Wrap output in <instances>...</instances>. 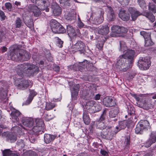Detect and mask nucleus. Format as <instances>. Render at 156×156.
Masks as SVG:
<instances>
[{"instance_id": "obj_57", "label": "nucleus", "mask_w": 156, "mask_h": 156, "mask_svg": "<svg viewBox=\"0 0 156 156\" xmlns=\"http://www.w3.org/2000/svg\"><path fill=\"white\" fill-rule=\"evenodd\" d=\"M27 156H37L36 153L32 151H29L27 155Z\"/></svg>"}, {"instance_id": "obj_17", "label": "nucleus", "mask_w": 156, "mask_h": 156, "mask_svg": "<svg viewBox=\"0 0 156 156\" xmlns=\"http://www.w3.org/2000/svg\"><path fill=\"white\" fill-rule=\"evenodd\" d=\"M156 141V132H152L150 135L149 140L146 143V146L149 147Z\"/></svg>"}, {"instance_id": "obj_31", "label": "nucleus", "mask_w": 156, "mask_h": 156, "mask_svg": "<svg viewBox=\"0 0 156 156\" xmlns=\"http://www.w3.org/2000/svg\"><path fill=\"white\" fill-rule=\"evenodd\" d=\"M102 39H100L98 41L97 44V47L99 50H101L103 48L104 43L105 40H106V38L105 37H102Z\"/></svg>"}, {"instance_id": "obj_59", "label": "nucleus", "mask_w": 156, "mask_h": 156, "mask_svg": "<svg viewBox=\"0 0 156 156\" xmlns=\"http://www.w3.org/2000/svg\"><path fill=\"white\" fill-rule=\"evenodd\" d=\"M66 18L68 20H71L74 19V17L73 16L71 15L70 14H68L66 17Z\"/></svg>"}, {"instance_id": "obj_25", "label": "nucleus", "mask_w": 156, "mask_h": 156, "mask_svg": "<svg viewBox=\"0 0 156 156\" xmlns=\"http://www.w3.org/2000/svg\"><path fill=\"white\" fill-rule=\"evenodd\" d=\"M119 16L122 20L124 21L128 20L130 18L129 15L126 13L124 11H120L119 14Z\"/></svg>"}, {"instance_id": "obj_61", "label": "nucleus", "mask_w": 156, "mask_h": 156, "mask_svg": "<svg viewBox=\"0 0 156 156\" xmlns=\"http://www.w3.org/2000/svg\"><path fill=\"white\" fill-rule=\"evenodd\" d=\"M126 145H129L130 144V138L129 137H127L125 140Z\"/></svg>"}, {"instance_id": "obj_46", "label": "nucleus", "mask_w": 156, "mask_h": 156, "mask_svg": "<svg viewBox=\"0 0 156 156\" xmlns=\"http://www.w3.org/2000/svg\"><path fill=\"white\" fill-rule=\"evenodd\" d=\"M16 28H20L21 27L22 23V20L19 18H17L16 20Z\"/></svg>"}, {"instance_id": "obj_50", "label": "nucleus", "mask_w": 156, "mask_h": 156, "mask_svg": "<svg viewBox=\"0 0 156 156\" xmlns=\"http://www.w3.org/2000/svg\"><path fill=\"white\" fill-rule=\"evenodd\" d=\"M33 99L32 97H30L29 96L27 100L23 104V105H29L32 101Z\"/></svg>"}, {"instance_id": "obj_21", "label": "nucleus", "mask_w": 156, "mask_h": 156, "mask_svg": "<svg viewBox=\"0 0 156 156\" xmlns=\"http://www.w3.org/2000/svg\"><path fill=\"white\" fill-rule=\"evenodd\" d=\"M29 86L28 81L26 80H22L18 85V88L20 89L24 90L27 89Z\"/></svg>"}, {"instance_id": "obj_40", "label": "nucleus", "mask_w": 156, "mask_h": 156, "mask_svg": "<svg viewBox=\"0 0 156 156\" xmlns=\"http://www.w3.org/2000/svg\"><path fill=\"white\" fill-rule=\"evenodd\" d=\"M13 153L9 149H6L2 151L3 156H12Z\"/></svg>"}, {"instance_id": "obj_53", "label": "nucleus", "mask_w": 156, "mask_h": 156, "mask_svg": "<svg viewBox=\"0 0 156 156\" xmlns=\"http://www.w3.org/2000/svg\"><path fill=\"white\" fill-rule=\"evenodd\" d=\"M5 7L8 11H10L12 9V5L9 2L5 3Z\"/></svg>"}, {"instance_id": "obj_5", "label": "nucleus", "mask_w": 156, "mask_h": 156, "mask_svg": "<svg viewBox=\"0 0 156 156\" xmlns=\"http://www.w3.org/2000/svg\"><path fill=\"white\" fill-rule=\"evenodd\" d=\"M50 26L52 31L55 33L63 34L66 32L64 27L55 20H51Z\"/></svg>"}, {"instance_id": "obj_54", "label": "nucleus", "mask_w": 156, "mask_h": 156, "mask_svg": "<svg viewBox=\"0 0 156 156\" xmlns=\"http://www.w3.org/2000/svg\"><path fill=\"white\" fill-rule=\"evenodd\" d=\"M0 16L1 17V20L2 21L5 20L6 17L4 12L1 10H0Z\"/></svg>"}, {"instance_id": "obj_34", "label": "nucleus", "mask_w": 156, "mask_h": 156, "mask_svg": "<svg viewBox=\"0 0 156 156\" xmlns=\"http://www.w3.org/2000/svg\"><path fill=\"white\" fill-rule=\"evenodd\" d=\"M108 9L110 12V14L109 15L108 19L110 21H113L115 18V15L111 7L108 6Z\"/></svg>"}, {"instance_id": "obj_19", "label": "nucleus", "mask_w": 156, "mask_h": 156, "mask_svg": "<svg viewBox=\"0 0 156 156\" xmlns=\"http://www.w3.org/2000/svg\"><path fill=\"white\" fill-rule=\"evenodd\" d=\"M80 86L79 84H75L73 88H72L71 96L72 98L76 99V96L78 95L79 90Z\"/></svg>"}, {"instance_id": "obj_51", "label": "nucleus", "mask_w": 156, "mask_h": 156, "mask_svg": "<svg viewBox=\"0 0 156 156\" xmlns=\"http://www.w3.org/2000/svg\"><path fill=\"white\" fill-rule=\"evenodd\" d=\"M120 34H126L128 31V29L123 27H120Z\"/></svg>"}, {"instance_id": "obj_58", "label": "nucleus", "mask_w": 156, "mask_h": 156, "mask_svg": "<svg viewBox=\"0 0 156 156\" xmlns=\"http://www.w3.org/2000/svg\"><path fill=\"white\" fill-rule=\"evenodd\" d=\"M37 94V92L35 91L34 90H31L30 91V94L29 95V96L30 97H32L33 98Z\"/></svg>"}, {"instance_id": "obj_56", "label": "nucleus", "mask_w": 156, "mask_h": 156, "mask_svg": "<svg viewBox=\"0 0 156 156\" xmlns=\"http://www.w3.org/2000/svg\"><path fill=\"white\" fill-rule=\"evenodd\" d=\"M18 145L20 147L22 148L24 147L25 144L23 142V140H20L18 142Z\"/></svg>"}, {"instance_id": "obj_7", "label": "nucleus", "mask_w": 156, "mask_h": 156, "mask_svg": "<svg viewBox=\"0 0 156 156\" xmlns=\"http://www.w3.org/2000/svg\"><path fill=\"white\" fill-rule=\"evenodd\" d=\"M138 63L139 68L142 70L147 69L151 66V62L150 58L148 57L140 58Z\"/></svg>"}, {"instance_id": "obj_37", "label": "nucleus", "mask_w": 156, "mask_h": 156, "mask_svg": "<svg viewBox=\"0 0 156 156\" xmlns=\"http://www.w3.org/2000/svg\"><path fill=\"white\" fill-rule=\"evenodd\" d=\"M93 109L92 110L93 113L99 111L101 109V104L99 103L95 104V105L94 106V107H93Z\"/></svg>"}, {"instance_id": "obj_28", "label": "nucleus", "mask_w": 156, "mask_h": 156, "mask_svg": "<svg viewBox=\"0 0 156 156\" xmlns=\"http://www.w3.org/2000/svg\"><path fill=\"white\" fill-rule=\"evenodd\" d=\"M119 110L117 107H115L109 112V116L110 118H113L116 117L119 113Z\"/></svg>"}, {"instance_id": "obj_36", "label": "nucleus", "mask_w": 156, "mask_h": 156, "mask_svg": "<svg viewBox=\"0 0 156 156\" xmlns=\"http://www.w3.org/2000/svg\"><path fill=\"white\" fill-rule=\"evenodd\" d=\"M7 139L10 140L11 142H13L16 140V135L12 133H9L7 135Z\"/></svg>"}, {"instance_id": "obj_62", "label": "nucleus", "mask_w": 156, "mask_h": 156, "mask_svg": "<svg viewBox=\"0 0 156 156\" xmlns=\"http://www.w3.org/2000/svg\"><path fill=\"white\" fill-rule=\"evenodd\" d=\"M101 97V95L100 94H98L95 95V96H94V98L95 100H98L100 99Z\"/></svg>"}, {"instance_id": "obj_48", "label": "nucleus", "mask_w": 156, "mask_h": 156, "mask_svg": "<svg viewBox=\"0 0 156 156\" xmlns=\"http://www.w3.org/2000/svg\"><path fill=\"white\" fill-rule=\"evenodd\" d=\"M137 2L141 8L144 9L146 6V3L144 0H138Z\"/></svg>"}, {"instance_id": "obj_2", "label": "nucleus", "mask_w": 156, "mask_h": 156, "mask_svg": "<svg viewBox=\"0 0 156 156\" xmlns=\"http://www.w3.org/2000/svg\"><path fill=\"white\" fill-rule=\"evenodd\" d=\"M128 11L133 21L135 20L138 16L141 15L145 16L152 22H154L155 20V16L150 12L144 11L141 13L136 9L133 7H129L128 9Z\"/></svg>"}, {"instance_id": "obj_13", "label": "nucleus", "mask_w": 156, "mask_h": 156, "mask_svg": "<svg viewBox=\"0 0 156 156\" xmlns=\"http://www.w3.org/2000/svg\"><path fill=\"white\" fill-rule=\"evenodd\" d=\"M53 13L55 16H59L61 13V9L56 3H53L51 5Z\"/></svg>"}, {"instance_id": "obj_52", "label": "nucleus", "mask_w": 156, "mask_h": 156, "mask_svg": "<svg viewBox=\"0 0 156 156\" xmlns=\"http://www.w3.org/2000/svg\"><path fill=\"white\" fill-rule=\"evenodd\" d=\"M118 1L119 3H120L122 5H128L129 3V0H117Z\"/></svg>"}, {"instance_id": "obj_15", "label": "nucleus", "mask_w": 156, "mask_h": 156, "mask_svg": "<svg viewBox=\"0 0 156 156\" xmlns=\"http://www.w3.org/2000/svg\"><path fill=\"white\" fill-rule=\"evenodd\" d=\"M97 30L99 34L103 35H106L109 32V28L106 25H101L97 28Z\"/></svg>"}, {"instance_id": "obj_14", "label": "nucleus", "mask_w": 156, "mask_h": 156, "mask_svg": "<svg viewBox=\"0 0 156 156\" xmlns=\"http://www.w3.org/2000/svg\"><path fill=\"white\" fill-rule=\"evenodd\" d=\"M28 10L32 12L34 16L35 17H38L41 14V11L38 8L34 5H30L28 6Z\"/></svg>"}, {"instance_id": "obj_32", "label": "nucleus", "mask_w": 156, "mask_h": 156, "mask_svg": "<svg viewBox=\"0 0 156 156\" xmlns=\"http://www.w3.org/2000/svg\"><path fill=\"white\" fill-rule=\"evenodd\" d=\"M103 17L102 16H96L93 19V23L96 24H100L103 22Z\"/></svg>"}, {"instance_id": "obj_12", "label": "nucleus", "mask_w": 156, "mask_h": 156, "mask_svg": "<svg viewBox=\"0 0 156 156\" xmlns=\"http://www.w3.org/2000/svg\"><path fill=\"white\" fill-rule=\"evenodd\" d=\"M47 0H35L36 4L40 6L42 10H44L46 12L49 11V9L48 8V4L47 2Z\"/></svg>"}, {"instance_id": "obj_49", "label": "nucleus", "mask_w": 156, "mask_h": 156, "mask_svg": "<svg viewBox=\"0 0 156 156\" xmlns=\"http://www.w3.org/2000/svg\"><path fill=\"white\" fill-rule=\"evenodd\" d=\"M57 42L56 43V45L60 48H62V47L63 41H62L58 37H56Z\"/></svg>"}, {"instance_id": "obj_18", "label": "nucleus", "mask_w": 156, "mask_h": 156, "mask_svg": "<svg viewBox=\"0 0 156 156\" xmlns=\"http://www.w3.org/2000/svg\"><path fill=\"white\" fill-rule=\"evenodd\" d=\"M113 102V100L112 98L107 96L104 98L103 103L106 107H111L114 105Z\"/></svg>"}, {"instance_id": "obj_55", "label": "nucleus", "mask_w": 156, "mask_h": 156, "mask_svg": "<svg viewBox=\"0 0 156 156\" xmlns=\"http://www.w3.org/2000/svg\"><path fill=\"white\" fill-rule=\"evenodd\" d=\"M77 26L79 28H82L83 27H86L87 26H85L83 22L81 21H78L77 23Z\"/></svg>"}, {"instance_id": "obj_20", "label": "nucleus", "mask_w": 156, "mask_h": 156, "mask_svg": "<svg viewBox=\"0 0 156 156\" xmlns=\"http://www.w3.org/2000/svg\"><path fill=\"white\" fill-rule=\"evenodd\" d=\"M95 102L93 101H90L86 102L84 108L87 110V112L90 113H93L92 110L94 107Z\"/></svg>"}, {"instance_id": "obj_16", "label": "nucleus", "mask_w": 156, "mask_h": 156, "mask_svg": "<svg viewBox=\"0 0 156 156\" xmlns=\"http://www.w3.org/2000/svg\"><path fill=\"white\" fill-rule=\"evenodd\" d=\"M26 63L20 64L17 65L16 68V71L17 74L20 76L22 75L23 73L26 71Z\"/></svg>"}, {"instance_id": "obj_29", "label": "nucleus", "mask_w": 156, "mask_h": 156, "mask_svg": "<svg viewBox=\"0 0 156 156\" xmlns=\"http://www.w3.org/2000/svg\"><path fill=\"white\" fill-rule=\"evenodd\" d=\"M119 127L116 126L115 129L117 130H115L116 133H118L121 129H124L126 126V124L124 121H121L119 123Z\"/></svg>"}, {"instance_id": "obj_23", "label": "nucleus", "mask_w": 156, "mask_h": 156, "mask_svg": "<svg viewBox=\"0 0 156 156\" xmlns=\"http://www.w3.org/2000/svg\"><path fill=\"white\" fill-rule=\"evenodd\" d=\"M20 114V112L16 110H15L11 112V115L14 122H18L19 121V117Z\"/></svg>"}, {"instance_id": "obj_22", "label": "nucleus", "mask_w": 156, "mask_h": 156, "mask_svg": "<svg viewBox=\"0 0 156 156\" xmlns=\"http://www.w3.org/2000/svg\"><path fill=\"white\" fill-rule=\"evenodd\" d=\"M22 122L24 126L29 128L32 127L34 124L33 120L31 119H22Z\"/></svg>"}, {"instance_id": "obj_27", "label": "nucleus", "mask_w": 156, "mask_h": 156, "mask_svg": "<svg viewBox=\"0 0 156 156\" xmlns=\"http://www.w3.org/2000/svg\"><path fill=\"white\" fill-rule=\"evenodd\" d=\"M67 32L69 36L72 37L76 35V33L74 28L70 25L67 26Z\"/></svg>"}, {"instance_id": "obj_30", "label": "nucleus", "mask_w": 156, "mask_h": 156, "mask_svg": "<svg viewBox=\"0 0 156 156\" xmlns=\"http://www.w3.org/2000/svg\"><path fill=\"white\" fill-rule=\"evenodd\" d=\"M83 118L85 124L88 125L90 122V119L86 111H84L83 114Z\"/></svg>"}, {"instance_id": "obj_43", "label": "nucleus", "mask_w": 156, "mask_h": 156, "mask_svg": "<svg viewBox=\"0 0 156 156\" xmlns=\"http://www.w3.org/2000/svg\"><path fill=\"white\" fill-rule=\"evenodd\" d=\"M33 131L34 133H37L43 130L44 129L42 127H39V126H35L33 128Z\"/></svg>"}, {"instance_id": "obj_41", "label": "nucleus", "mask_w": 156, "mask_h": 156, "mask_svg": "<svg viewBox=\"0 0 156 156\" xmlns=\"http://www.w3.org/2000/svg\"><path fill=\"white\" fill-rule=\"evenodd\" d=\"M27 26L30 28H32L34 27V23L33 20L31 18H30L26 23Z\"/></svg>"}, {"instance_id": "obj_10", "label": "nucleus", "mask_w": 156, "mask_h": 156, "mask_svg": "<svg viewBox=\"0 0 156 156\" xmlns=\"http://www.w3.org/2000/svg\"><path fill=\"white\" fill-rule=\"evenodd\" d=\"M26 71H27L31 75L38 73L39 69L38 67L36 65L28 63H26Z\"/></svg>"}, {"instance_id": "obj_33", "label": "nucleus", "mask_w": 156, "mask_h": 156, "mask_svg": "<svg viewBox=\"0 0 156 156\" xmlns=\"http://www.w3.org/2000/svg\"><path fill=\"white\" fill-rule=\"evenodd\" d=\"M148 10L152 12V13H156V5L152 2H149L148 4ZM151 13V12H150Z\"/></svg>"}, {"instance_id": "obj_4", "label": "nucleus", "mask_w": 156, "mask_h": 156, "mask_svg": "<svg viewBox=\"0 0 156 156\" xmlns=\"http://www.w3.org/2000/svg\"><path fill=\"white\" fill-rule=\"evenodd\" d=\"M150 128L148 121L146 120L140 122L136 125L135 132L137 134H141L144 131L147 130Z\"/></svg>"}, {"instance_id": "obj_8", "label": "nucleus", "mask_w": 156, "mask_h": 156, "mask_svg": "<svg viewBox=\"0 0 156 156\" xmlns=\"http://www.w3.org/2000/svg\"><path fill=\"white\" fill-rule=\"evenodd\" d=\"M126 60L121 55L120 56L116 63V67L120 70L124 72L126 71L130 67V65H126V64L125 63Z\"/></svg>"}, {"instance_id": "obj_35", "label": "nucleus", "mask_w": 156, "mask_h": 156, "mask_svg": "<svg viewBox=\"0 0 156 156\" xmlns=\"http://www.w3.org/2000/svg\"><path fill=\"white\" fill-rule=\"evenodd\" d=\"M87 60H85L82 62L79 63V69L80 71H82L83 69H85V68L87 67Z\"/></svg>"}, {"instance_id": "obj_64", "label": "nucleus", "mask_w": 156, "mask_h": 156, "mask_svg": "<svg viewBox=\"0 0 156 156\" xmlns=\"http://www.w3.org/2000/svg\"><path fill=\"white\" fill-rule=\"evenodd\" d=\"M7 48L3 46L1 48V51L2 52H4L6 51L7 50Z\"/></svg>"}, {"instance_id": "obj_60", "label": "nucleus", "mask_w": 156, "mask_h": 156, "mask_svg": "<svg viewBox=\"0 0 156 156\" xmlns=\"http://www.w3.org/2000/svg\"><path fill=\"white\" fill-rule=\"evenodd\" d=\"M60 67L59 66H54V67L53 68V69L55 71L57 72L59 71L60 70Z\"/></svg>"}, {"instance_id": "obj_44", "label": "nucleus", "mask_w": 156, "mask_h": 156, "mask_svg": "<svg viewBox=\"0 0 156 156\" xmlns=\"http://www.w3.org/2000/svg\"><path fill=\"white\" fill-rule=\"evenodd\" d=\"M113 32L116 34H120V27L117 26H115L112 27L111 28Z\"/></svg>"}, {"instance_id": "obj_42", "label": "nucleus", "mask_w": 156, "mask_h": 156, "mask_svg": "<svg viewBox=\"0 0 156 156\" xmlns=\"http://www.w3.org/2000/svg\"><path fill=\"white\" fill-rule=\"evenodd\" d=\"M141 35L143 36L145 40L150 38V34L149 33H147L145 31H141L140 32Z\"/></svg>"}, {"instance_id": "obj_24", "label": "nucleus", "mask_w": 156, "mask_h": 156, "mask_svg": "<svg viewBox=\"0 0 156 156\" xmlns=\"http://www.w3.org/2000/svg\"><path fill=\"white\" fill-rule=\"evenodd\" d=\"M55 137V136L54 135L45 134L44 136V141L46 144H49L54 140Z\"/></svg>"}, {"instance_id": "obj_26", "label": "nucleus", "mask_w": 156, "mask_h": 156, "mask_svg": "<svg viewBox=\"0 0 156 156\" xmlns=\"http://www.w3.org/2000/svg\"><path fill=\"white\" fill-rule=\"evenodd\" d=\"M83 94L84 97V98L85 99H89L93 98H94V93L90 91H84Z\"/></svg>"}, {"instance_id": "obj_38", "label": "nucleus", "mask_w": 156, "mask_h": 156, "mask_svg": "<svg viewBox=\"0 0 156 156\" xmlns=\"http://www.w3.org/2000/svg\"><path fill=\"white\" fill-rule=\"evenodd\" d=\"M35 122L36 126L39 127H42L43 129L44 128V124L43 120L37 118L35 119Z\"/></svg>"}, {"instance_id": "obj_63", "label": "nucleus", "mask_w": 156, "mask_h": 156, "mask_svg": "<svg viewBox=\"0 0 156 156\" xmlns=\"http://www.w3.org/2000/svg\"><path fill=\"white\" fill-rule=\"evenodd\" d=\"M100 152L102 155L104 156H105L107 154V152L106 151L102 149L101 150Z\"/></svg>"}, {"instance_id": "obj_45", "label": "nucleus", "mask_w": 156, "mask_h": 156, "mask_svg": "<svg viewBox=\"0 0 156 156\" xmlns=\"http://www.w3.org/2000/svg\"><path fill=\"white\" fill-rule=\"evenodd\" d=\"M120 47L119 48L120 51H122L126 48L125 43L123 41H120L119 42Z\"/></svg>"}, {"instance_id": "obj_47", "label": "nucleus", "mask_w": 156, "mask_h": 156, "mask_svg": "<svg viewBox=\"0 0 156 156\" xmlns=\"http://www.w3.org/2000/svg\"><path fill=\"white\" fill-rule=\"evenodd\" d=\"M154 44L153 42L151 41V38L145 40V46L146 47H148L151 46Z\"/></svg>"}, {"instance_id": "obj_9", "label": "nucleus", "mask_w": 156, "mask_h": 156, "mask_svg": "<svg viewBox=\"0 0 156 156\" xmlns=\"http://www.w3.org/2000/svg\"><path fill=\"white\" fill-rule=\"evenodd\" d=\"M106 113V111L105 109L103 111L101 117L96 122L97 127L101 130L105 129L107 126L106 124L103 122L105 118Z\"/></svg>"}, {"instance_id": "obj_39", "label": "nucleus", "mask_w": 156, "mask_h": 156, "mask_svg": "<svg viewBox=\"0 0 156 156\" xmlns=\"http://www.w3.org/2000/svg\"><path fill=\"white\" fill-rule=\"evenodd\" d=\"M55 107L54 103L50 102H47L46 104L45 109L47 111H49Z\"/></svg>"}, {"instance_id": "obj_3", "label": "nucleus", "mask_w": 156, "mask_h": 156, "mask_svg": "<svg viewBox=\"0 0 156 156\" xmlns=\"http://www.w3.org/2000/svg\"><path fill=\"white\" fill-rule=\"evenodd\" d=\"M134 97L137 101V104L140 107L147 110L153 107L150 99L141 98L136 95H134Z\"/></svg>"}, {"instance_id": "obj_6", "label": "nucleus", "mask_w": 156, "mask_h": 156, "mask_svg": "<svg viewBox=\"0 0 156 156\" xmlns=\"http://www.w3.org/2000/svg\"><path fill=\"white\" fill-rule=\"evenodd\" d=\"M85 46L82 41L79 40L75 44H73L70 49L73 52H78L80 54L84 53L85 51Z\"/></svg>"}, {"instance_id": "obj_11", "label": "nucleus", "mask_w": 156, "mask_h": 156, "mask_svg": "<svg viewBox=\"0 0 156 156\" xmlns=\"http://www.w3.org/2000/svg\"><path fill=\"white\" fill-rule=\"evenodd\" d=\"M124 54L121 55L126 60V58L130 60L129 63L131 64L133 59L135 52L132 50H127L124 52Z\"/></svg>"}, {"instance_id": "obj_1", "label": "nucleus", "mask_w": 156, "mask_h": 156, "mask_svg": "<svg viewBox=\"0 0 156 156\" xmlns=\"http://www.w3.org/2000/svg\"><path fill=\"white\" fill-rule=\"evenodd\" d=\"M10 55L12 60L15 61H27L30 58L29 53L24 50L18 49L15 45L11 47Z\"/></svg>"}]
</instances>
